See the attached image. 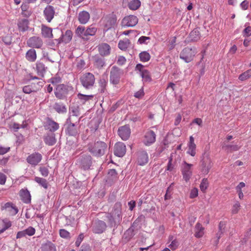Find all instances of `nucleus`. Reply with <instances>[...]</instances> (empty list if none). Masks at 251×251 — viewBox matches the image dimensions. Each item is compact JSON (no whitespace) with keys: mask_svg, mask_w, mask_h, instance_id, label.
Returning a JSON list of instances; mask_svg holds the SVG:
<instances>
[{"mask_svg":"<svg viewBox=\"0 0 251 251\" xmlns=\"http://www.w3.org/2000/svg\"><path fill=\"white\" fill-rule=\"evenodd\" d=\"M107 146L102 141H97L89 145V151L95 156H100L103 155L107 149Z\"/></svg>","mask_w":251,"mask_h":251,"instance_id":"f257e3e1","label":"nucleus"},{"mask_svg":"<svg viewBox=\"0 0 251 251\" xmlns=\"http://www.w3.org/2000/svg\"><path fill=\"white\" fill-rule=\"evenodd\" d=\"M213 166V163L208 152H204L201 157L200 164L201 173L204 175H207Z\"/></svg>","mask_w":251,"mask_h":251,"instance_id":"f03ea898","label":"nucleus"},{"mask_svg":"<svg viewBox=\"0 0 251 251\" xmlns=\"http://www.w3.org/2000/svg\"><path fill=\"white\" fill-rule=\"evenodd\" d=\"M80 81L82 85L86 89H91L95 82L94 75L90 73H85L80 77Z\"/></svg>","mask_w":251,"mask_h":251,"instance_id":"7ed1b4c3","label":"nucleus"},{"mask_svg":"<svg viewBox=\"0 0 251 251\" xmlns=\"http://www.w3.org/2000/svg\"><path fill=\"white\" fill-rule=\"evenodd\" d=\"M198 52L196 48H185L180 53V57L188 63L192 61L196 53Z\"/></svg>","mask_w":251,"mask_h":251,"instance_id":"20e7f679","label":"nucleus"},{"mask_svg":"<svg viewBox=\"0 0 251 251\" xmlns=\"http://www.w3.org/2000/svg\"><path fill=\"white\" fill-rule=\"evenodd\" d=\"M138 22V19L134 15H129L125 17L122 20L121 25L124 27H133Z\"/></svg>","mask_w":251,"mask_h":251,"instance_id":"39448f33","label":"nucleus"},{"mask_svg":"<svg viewBox=\"0 0 251 251\" xmlns=\"http://www.w3.org/2000/svg\"><path fill=\"white\" fill-rule=\"evenodd\" d=\"M192 166V164H189L186 161H184L182 164L181 172L183 178L186 182L189 180L192 175V171L191 170Z\"/></svg>","mask_w":251,"mask_h":251,"instance_id":"423d86ee","label":"nucleus"},{"mask_svg":"<svg viewBox=\"0 0 251 251\" xmlns=\"http://www.w3.org/2000/svg\"><path fill=\"white\" fill-rule=\"evenodd\" d=\"M121 72L118 67L113 66L111 70L110 74V82L113 84H117L120 81Z\"/></svg>","mask_w":251,"mask_h":251,"instance_id":"0eeeda50","label":"nucleus"},{"mask_svg":"<svg viewBox=\"0 0 251 251\" xmlns=\"http://www.w3.org/2000/svg\"><path fill=\"white\" fill-rule=\"evenodd\" d=\"M91 160L92 157L90 155H83L79 158L78 163L84 170H87L91 165Z\"/></svg>","mask_w":251,"mask_h":251,"instance_id":"6e6552de","label":"nucleus"},{"mask_svg":"<svg viewBox=\"0 0 251 251\" xmlns=\"http://www.w3.org/2000/svg\"><path fill=\"white\" fill-rule=\"evenodd\" d=\"M72 116H71L67 120L68 126L66 129V133L69 136H75L78 134V129L76 127L77 124L73 123L71 120Z\"/></svg>","mask_w":251,"mask_h":251,"instance_id":"1a4fd4ad","label":"nucleus"},{"mask_svg":"<svg viewBox=\"0 0 251 251\" xmlns=\"http://www.w3.org/2000/svg\"><path fill=\"white\" fill-rule=\"evenodd\" d=\"M0 208L2 211L4 210L12 216L15 215L18 212V208L11 202H8L1 204Z\"/></svg>","mask_w":251,"mask_h":251,"instance_id":"9d476101","label":"nucleus"},{"mask_svg":"<svg viewBox=\"0 0 251 251\" xmlns=\"http://www.w3.org/2000/svg\"><path fill=\"white\" fill-rule=\"evenodd\" d=\"M42 156L39 152H34L29 155L26 158L27 162L34 166L37 165L42 160Z\"/></svg>","mask_w":251,"mask_h":251,"instance_id":"9b49d317","label":"nucleus"},{"mask_svg":"<svg viewBox=\"0 0 251 251\" xmlns=\"http://www.w3.org/2000/svg\"><path fill=\"white\" fill-rule=\"evenodd\" d=\"M126 152V145L122 142L117 143L114 146V154L118 157H123Z\"/></svg>","mask_w":251,"mask_h":251,"instance_id":"f8f14e48","label":"nucleus"},{"mask_svg":"<svg viewBox=\"0 0 251 251\" xmlns=\"http://www.w3.org/2000/svg\"><path fill=\"white\" fill-rule=\"evenodd\" d=\"M118 134L123 140H126L130 135V129L128 125L121 126L118 129Z\"/></svg>","mask_w":251,"mask_h":251,"instance_id":"ddd939ff","label":"nucleus"},{"mask_svg":"<svg viewBox=\"0 0 251 251\" xmlns=\"http://www.w3.org/2000/svg\"><path fill=\"white\" fill-rule=\"evenodd\" d=\"M27 44L29 47L39 49L42 47L43 42L40 38L34 36L30 37L27 40Z\"/></svg>","mask_w":251,"mask_h":251,"instance_id":"4468645a","label":"nucleus"},{"mask_svg":"<svg viewBox=\"0 0 251 251\" xmlns=\"http://www.w3.org/2000/svg\"><path fill=\"white\" fill-rule=\"evenodd\" d=\"M156 135L151 130L147 131L144 136V143L146 146H150L155 141Z\"/></svg>","mask_w":251,"mask_h":251,"instance_id":"2eb2a0df","label":"nucleus"},{"mask_svg":"<svg viewBox=\"0 0 251 251\" xmlns=\"http://www.w3.org/2000/svg\"><path fill=\"white\" fill-rule=\"evenodd\" d=\"M136 69L138 70L145 81H151V80L150 72L144 69V67L141 64H138L136 66Z\"/></svg>","mask_w":251,"mask_h":251,"instance_id":"dca6fc26","label":"nucleus"},{"mask_svg":"<svg viewBox=\"0 0 251 251\" xmlns=\"http://www.w3.org/2000/svg\"><path fill=\"white\" fill-rule=\"evenodd\" d=\"M54 93L56 97L58 99H63L67 94V88L66 86L63 84H59L57 85Z\"/></svg>","mask_w":251,"mask_h":251,"instance_id":"f3484780","label":"nucleus"},{"mask_svg":"<svg viewBox=\"0 0 251 251\" xmlns=\"http://www.w3.org/2000/svg\"><path fill=\"white\" fill-rule=\"evenodd\" d=\"M54 14V9L51 5H48L44 10V16L49 23H50L53 18Z\"/></svg>","mask_w":251,"mask_h":251,"instance_id":"a211bd4d","label":"nucleus"},{"mask_svg":"<svg viewBox=\"0 0 251 251\" xmlns=\"http://www.w3.org/2000/svg\"><path fill=\"white\" fill-rule=\"evenodd\" d=\"M187 153L192 156H195L196 154V145L194 142V138L192 136H191L189 138Z\"/></svg>","mask_w":251,"mask_h":251,"instance_id":"6ab92c4d","label":"nucleus"},{"mask_svg":"<svg viewBox=\"0 0 251 251\" xmlns=\"http://www.w3.org/2000/svg\"><path fill=\"white\" fill-rule=\"evenodd\" d=\"M110 50V46L106 43H102L98 46V51L100 54L103 56L109 55Z\"/></svg>","mask_w":251,"mask_h":251,"instance_id":"aec40b11","label":"nucleus"},{"mask_svg":"<svg viewBox=\"0 0 251 251\" xmlns=\"http://www.w3.org/2000/svg\"><path fill=\"white\" fill-rule=\"evenodd\" d=\"M138 163L140 165H144L147 164L149 161V157L147 152L141 151L138 153L137 158Z\"/></svg>","mask_w":251,"mask_h":251,"instance_id":"412c9836","label":"nucleus"},{"mask_svg":"<svg viewBox=\"0 0 251 251\" xmlns=\"http://www.w3.org/2000/svg\"><path fill=\"white\" fill-rule=\"evenodd\" d=\"M21 199L25 203H29L31 201V196L27 189H22L19 192Z\"/></svg>","mask_w":251,"mask_h":251,"instance_id":"4be33fe9","label":"nucleus"},{"mask_svg":"<svg viewBox=\"0 0 251 251\" xmlns=\"http://www.w3.org/2000/svg\"><path fill=\"white\" fill-rule=\"evenodd\" d=\"M90 18L89 12L86 11H82L78 13V20L81 24H86Z\"/></svg>","mask_w":251,"mask_h":251,"instance_id":"5701e85b","label":"nucleus"},{"mask_svg":"<svg viewBox=\"0 0 251 251\" xmlns=\"http://www.w3.org/2000/svg\"><path fill=\"white\" fill-rule=\"evenodd\" d=\"M44 141L46 145L53 146L56 142L54 133H48L44 137Z\"/></svg>","mask_w":251,"mask_h":251,"instance_id":"b1692460","label":"nucleus"},{"mask_svg":"<svg viewBox=\"0 0 251 251\" xmlns=\"http://www.w3.org/2000/svg\"><path fill=\"white\" fill-rule=\"evenodd\" d=\"M28 21L27 19L19 20L17 23L19 30L20 31L25 32L28 28Z\"/></svg>","mask_w":251,"mask_h":251,"instance_id":"393cba45","label":"nucleus"},{"mask_svg":"<svg viewBox=\"0 0 251 251\" xmlns=\"http://www.w3.org/2000/svg\"><path fill=\"white\" fill-rule=\"evenodd\" d=\"M37 58L36 52L34 49H31L25 54V58L29 62H34Z\"/></svg>","mask_w":251,"mask_h":251,"instance_id":"a878e982","label":"nucleus"},{"mask_svg":"<svg viewBox=\"0 0 251 251\" xmlns=\"http://www.w3.org/2000/svg\"><path fill=\"white\" fill-rule=\"evenodd\" d=\"M42 34L45 38H52L53 34L52 33V28L47 26L45 25H42L41 28Z\"/></svg>","mask_w":251,"mask_h":251,"instance_id":"bb28decb","label":"nucleus"},{"mask_svg":"<svg viewBox=\"0 0 251 251\" xmlns=\"http://www.w3.org/2000/svg\"><path fill=\"white\" fill-rule=\"evenodd\" d=\"M93 59L94 65L97 68L101 69L105 65L104 60L103 58L98 55H96L94 56Z\"/></svg>","mask_w":251,"mask_h":251,"instance_id":"cd10ccee","label":"nucleus"},{"mask_svg":"<svg viewBox=\"0 0 251 251\" xmlns=\"http://www.w3.org/2000/svg\"><path fill=\"white\" fill-rule=\"evenodd\" d=\"M41 251H56L55 245L50 241L42 244Z\"/></svg>","mask_w":251,"mask_h":251,"instance_id":"c85d7f7f","label":"nucleus"},{"mask_svg":"<svg viewBox=\"0 0 251 251\" xmlns=\"http://www.w3.org/2000/svg\"><path fill=\"white\" fill-rule=\"evenodd\" d=\"M189 37L192 41L196 42L201 38V34L198 28H195L190 33Z\"/></svg>","mask_w":251,"mask_h":251,"instance_id":"c756f323","label":"nucleus"},{"mask_svg":"<svg viewBox=\"0 0 251 251\" xmlns=\"http://www.w3.org/2000/svg\"><path fill=\"white\" fill-rule=\"evenodd\" d=\"M195 236L197 238H201L204 234V228L200 223H197L195 226Z\"/></svg>","mask_w":251,"mask_h":251,"instance_id":"7c9ffc66","label":"nucleus"},{"mask_svg":"<svg viewBox=\"0 0 251 251\" xmlns=\"http://www.w3.org/2000/svg\"><path fill=\"white\" fill-rule=\"evenodd\" d=\"M106 225L105 222L102 221H98L94 229L95 232L97 233H102L105 229Z\"/></svg>","mask_w":251,"mask_h":251,"instance_id":"2f4dec72","label":"nucleus"},{"mask_svg":"<svg viewBox=\"0 0 251 251\" xmlns=\"http://www.w3.org/2000/svg\"><path fill=\"white\" fill-rule=\"evenodd\" d=\"M116 21L117 18L115 15H112V16L106 18L105 27L108 29L111 28L116 24Z\"/></svg>","mask_w":251,"mask_h":251,"instance_id":"473e14b6","label":"nucleus"},{"mask_svg":"<svg viewBox=\"0 0 251 251\" xmlns=\"http://www.w3.org/2000/svg\"><path fill=\"white\" fill-rule=\"evenodd\" d=\"M1 226L2 227L0 229V234L10 228L12 226V223L9 220L5 219L2 221Z\"/></svg>","mask_w":251,"mask_h":251,"instance_id":"72a5a7b5","label":"nucleus"},{"mask_svg":"<svg viewBox=\"0 0 251 251\" xmlns=\"http://www.w3.org/2000/svg\"><path fill=\"white\" fill-rule=\"evenodd\" d=\"M141 5V2L139 0H132L128 4V8L132 10L138 9Z\"/></svg>","mask_w":251,"mask_h":251,"instance_id":"f704fd0d","label":"nucleus"},{"mask_svg":"<svg viewBox=\"0 0 251 251\" xmlns=\"http://www.w3.org/2000/svg\"><path fill=\"white\" fill-rule=\"evenodd\" d=\"M251 77V69H249L239 75L238 79L241 81H245Z\"/></svg>","mask_w":251,"mask_h":251,"instance_id":"c9c22d12","label":"nucleus"},{"mask_svg":"<svg viewBox=\"0 0 251 251\" xmlns=\"http://www.w3.org/2000/svg\"><path fill=\"white\" fill-rule=\"evenodd\" d=\"M130 41L128 39L120 40L118 44V47L123 50H126L129 46Z\"/></svg>","mask_w":251,"mask_h":251,"instance_id":"e433bc0d","label":"nucleus"},{"mask_svg":"<svg viewBox=\"0 0 251 251\" xmlns=\"http://www.w3.org/2000/svg\"><path fill=\"white\" fill-rule=\"evenodd\" d=\"M53 108L59 113H63L66 112V107L61 103H55L53 105Z\"/></svg>","mask_w":251,"mask_h":251,"instance_id":"4c0bfd02","label":"nucleus"},{"mask_svg":"<svg viewBox=\"0 0 251 251\" xmlns=\"http://www.w3.org/2000/svg\"><path fill=\"white\" fill-rule=\"evenodd\" d=\"M73 36V33L71 30H67L64 34L62 36V41L66 43L69 42Z\"/></svg>","mask_w":251,"mask_h":251,"instance_id":"58836bf2","label":"nucleus"},{"mask_svg":"<svg viewBox=\"0 0 251 251\" xmlns=\"http://www.w3.org/2000/svg\"><path fill=\"white\" fill-rule=\"evenodd\" d=\"M36 66L37 72L39 74L43 75L46 72V68L43 62L40 61H37L36 64Z\"/></svg>","mask_w":251,"mask_h":251,"instance_id":"ea45409f","label":"nucleus"},{"mask_svg":"<svg viewBox=\"0 0 251 251\" xmlns=\"http://www.w3.org/2000/svg\"><path fill=\"white\" fill-rule=\"evenodd\" d=\"M86 29L85 27L82 26H78L75 30L76 34L79 37L84 39L85 36Z\"/></svg>","mask_w":251,"mask_h":251,"instance_id":"a19ab883","label":"nucleus"},{"mask_svg":"<svg viewBox=\"0 0 251 251\" xmlns=\"http://www.w3.org/2000/svg\"><path fill=\"white\" fill-rule=\"evenodd\" d=\"M35 181L38 183L40 185L42 186L45 189H47L48 187V182L46 179L39 177H35Z\"/></svg>","mask_w":251,"mask_h":251,"instance_id":"79ce46f5","label":"nucleus"},{"mask_svg":"<svg viewBox=\"0 0 251 251\" xmlns=\"http://www.w3.org/2000/svg\"><path fill=\"white\" fill-rule=\"evenodd\" d=\"M78 99L80 100L82 104H84L86 101L92 100L93 98V95H85L79 93L77 95Z\"/></svg>","mask_w":251,"mask_h":251,"instance_id":"37998d69","label":"nucleus"},{"mask_svg":"<svg viewBox=\"0 0 251 251\" xmlns=\"http://www.w3.org/2000/svg\"><path fill=\"white\" fill-rule=\"evenodd\" d=\"M139 57L140 59V60L142 62H147L150 60L151 58V55L149 52L147 51H144L141 52L139 54Z\"/></svg>","mask_w":251,"mask_h":251,"instance_id":"c03bdc74","label":"nucleus"},{"mask_svg":"<svg viewBox=\"0 0 251 251\" xmlns=\"http://www.w3.org/2000/svg\"><path fill=\"white\" fill-rule=\"evenodd\" d=\"M97 31V28L95 26L91 25L86 29L85 36L86 37L88 36H93L96 34Z\"/></svg>","mask_w":251,"mask_h":251,"instance_id":"a18cd8bd","label":"nucleus"},{"mask_svg":"<svg viewBox=\"0 0 251 251\" xmlns=\"http://www.w3.org/2000/svg\"><path fill=\"white\" fill-rule=\"evenodd\" d=\"M59 128V125L53 121L50 120L48 122V129L51 131H55Z\"/></svg>","mask_w":251,"mask_h":251,"instance_id":"49530a36","label":"nucleus"},{"mask_svg":"<svg viewBox=\"0 0 251 251\" xmlns=\"http://www.w3.org/2000/svg\"><path fill=\"white\" fill-rule=\"evenodd\" d=\"M209 185V182L207 178H204L202 179L200 184V189L202 192H205Z\"/></svg>","mask_w":251,"mask_h":251,"instance_id":"de8ad7c7","label":"nucleus"},{"mask_svg":"<svg viewBox=\"0 0 251 251\" xmlns=\"http://www.w3.org/2000/svg\"><path fill=\"white\" fill-rule=\"evenodd\" d=\"M107 80L104 78H101L100 79L99 82V85L100 88V92L103 93L104 92L106 87L107 86Z\"/></svg>","mask_w":251,"mask_h":251,"instance_id":"09e8293b","label":"nucleus"},{"mask_svg":"<svg viewBox=\"0 0 251 251\" xmlns=\"http://www.w3.org/2000/svg\"><path fill=\"white\" fill-rule=\"evenodd\" d=\"M72 113V116L78 117L80 115L79 108L78 106H72L70 108Z\"/></svg>","mask_w":251,"mask_h":251,"instance_id":"8fccbe9b","label":"nucleus"},{"mask_svg":"<svg viewBox=\"0 0 251 251\" xmlns=\"http://www.w3.org/2000/svg\"><path fill=\"white\" fill-rule=\"evenodd\" d=\"M240 204L239 201H236L233 205L231 208V212L232 214H236L238 212L240 209Z\"/></svg>","mask_w":251,"mask_h":251,"instance_id":"3c124183","label":"nucleus"},{"mask_svg":"<svg viewBox=\"0 0 251 251\" xmlns=\"http://www.w3.org/2000/svg\"><path fill=\"white\" fill-rule=\"evenodd\" d=\"M26 236H32L35 233V229L32 226H29L27 228L24 230Z\"/></svg>","mask_w":251,"mask_h":251,"instance_id":"603ef678","label":"nucleus"},{"mask_svg":"<svg viewBox=\"0 0 251 251\" xmlns=\"http://www.w3.org/2000/svg\"><path fill=\"white\" fill-rule=\"evenodd\" d=\"M243 35L245 37L250 36L251 35V26H248L246 27L243 31Z\"/></svg>","mask_w":251,"mask_h":251,"instance_id":"864d4df0","label":"nucleus"},{"mask_svg":"<svg viewBox=\"0 0 251 251\" xmlns=\"http://www.w3.org/2000/svg\"><path fill=\"white\" fill-rule=\"evenodd\" d=\"M198 196V189L196 188H193L191 189L190 194V198L194 199Z\"/></svg>","mask_w":251,"mask_h":251,"instance_id":"5fc2aeb1","label":"nucleus"},{"mask_svg":"<svg viewBox=\"0 0 251 251\" xmlns=\"http://www.w3.org/2000/svg\"><path fill=\"white\" fill-rule=\"evenodd\" d=\"M59 233L60 236L62 238H67L70 237V233L65 229H60Z\"/></svg>","mask_w":251,"mask_h":251,"instance_id":"6e6d98bb","label":"nucleus"},{"mask_svg":"<svg viewBox=\"0 0 251 251\" xmlns=\"http://www.w3.org/2000/svg\"><path fill=\"white\" fill-rule=\"evenodd\" d=\"M172 161H173V157L172 155H171V156L169 158V160L167 165V169L166 170L167 171H172L173 169L174 166L172 164Z\"/></svg>","mask_w":251,"mask_h":251,"instance_id":"4d7b16f0","label":"nucleus"},{"mask_svg":"<svg viewBox=\"0 0 251 251\" xmlns=\"http://www.w3.org/2000/svg\"><path fill=\"white\" fill-rule=\"evenodd\" d=\"M2 40L5 44L9 45L12 43V37L10 35L5 36L3 38Z\"/></svg>","mask_w":251,"mask_h":251,"instance_id":"13d9d810","label":"nucleus"},{"mask_svg":"<svg viewBox=\"0 0 251 251\" xmlns=\"http://www.w3.org/2000/svg\"><path fill=\"white\" fill-rule=\"evenodd\" d=\"M83 238H84V235H83V233H80L77 239H76V241H75V244L76 245V247H79L81 243V242L82 241V240H83Z\"/></svg>","mask_w":251,"mask_h":251,"instance_id":"bf43d9fd","label":"nucleus"},{"mask_svg":"<svg viewBox=\"0 0 251 251\" xmlns=\"http://www.w3.org/2000/svg\"><path fill=\"white\" fill-rule=\"evenodd\" d=\"M10 151V147H4L0 145V155H3Z\"/></svg>","mask_w":251,"mask_h":251,"instance_id":"052dcab7","label":"nucleus"},{"mask_svg":"<svg viewBox=\"0 0 251 251\" xmlns=\"http://www.w3.org/2000/svg\"><path fill=\"white\" fill-rule=\"evenodd\" d=\"M40 172L44 176H47L49 175V170L46 167H41L40 168Z\"/></svg>","mask_w":251,"mask_h":251,"instance_id":"680f3d73","label":"nucleus"},{"mask_svg":"<svg viewBox=\"0 0 251 251\" xmlns=\"http://www.w3.org/2000/svg\"><path fill=\"white\" fill-rule=\"evenodd\" d=\"M126 62V59L123 56H119L117 60V64L119 65H124Z\"/></svg>","mask_w":251,"mask_h":251,"instance_id":"e2e57ef3","label":"nucleus"},{"mask_svg":"<svg viewBox=\"0 0 251 251\" xmlns=\"http://www.w3.org/2000/svg\"><path fill=\"white\" fill-rule=\"evenodd\" d=\"M150 38L149 37L142 36L139 38L138 39V43L140 44L146 43L147 40H149Z\"/></svg>","mask_w":251,"mask_h":251,"instance_id":"0e129e2a","label":"nucleus"},{"mask_svg":"<svg viewBox=\"0 0 251 251\" xmlns=\"http://www.w3.org/2000/svg\"><path fill=\"white\" fill-rule=\"evenodd\" d=\"M6 176L2 173H0V184L4 185L6 182Z\"/></svg>","mask_w":251,"mask_h":251,"instance_id":"69168bd1","label":"nucleus"},{"mask_svg":"<svg viewBox=\"0 0 251 251\" xmlns=\"http://www.w3.org/2000/svg\"><path fill=\"white\" fill-rule=\"evenodd\" d=\"M178 245V242L176 240H175L172 242V243L170 245L169 247L171 248V249L172 250H175L177 248Z\"/></svg>","mask_w":251,"mask_h":251,"instance_id":"338daca9","label":"nucleus"},{"mask_svg":"<svg viewBox=\"0 0 251 251\" xmlns=\"http://www.w3.org/2000/svg\"><path fill=\"white\" fill-rule=\"evenodd\" d=\"M23 91L25 93L29 94L31 93L33 91L32 88L30 85L25 86L23 87Z\"/></svg>","mask_w":251,"mask_h":251,"instance_id":"774afa93","label":"nucleus"}]
</instances>
